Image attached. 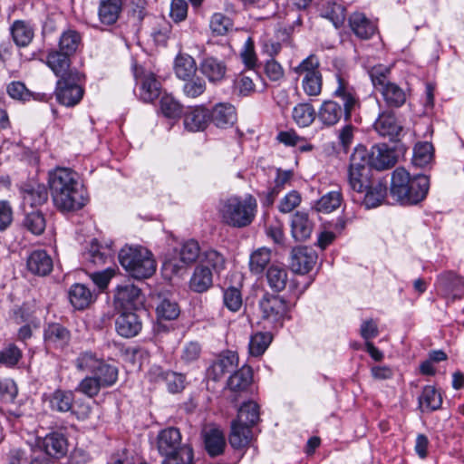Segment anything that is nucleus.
Here are the masks:
<instances>
[{
  "label": "nucleus",
  "instance_id": "f257e3e1",
  "mask_svg": "<svg viewBox=\"0 0 464 464\" xmlns=\"http://www.w3.org/2000/svg\"><path fill=\"white\" fill-rule=\"evenodd\" d=\"M48 183L54 206L63 212L82 208L88 198L75 171L56 168L49 172Z\"/></svg>",
  "mask_w": 464,
  "mask_h": 464
},
{
  "label": "nucleus",
  "instance_id": "f03ea898",
  "mask_svg": "<svg viewBox=\"0 0 464 464\" xmlns=\"http://www.w3.org/2000/svg\"><path fill=\"white\" fill-rule=\"evenodd\" d=\"M430 179L425 175L411 177L403 168L392 171L390 193L401 205H416L422 201L428 193Z\"/></svg>",
  "mask_w": 464,
  "mask_h": 464
},
{
  "label": "nucleus",
  "instance_id": "7ed1b4c3",
  "mask_svg": "<svg viewBox=\"0 0 464 464\" xmlns=\"http://www.w3.org/2000/svg\"><path fill=\"white\" fill-rule=\"evenodd\" d=\"M256 199L250 194L245 198L232 196L221 199L218 208L221 222L236 228L249 226L256 217Z\"/></svg>",
  "mask_w": 464,
  "mask_h": 464
},
{
  "label": "nucleus",
  "instance_id": "20e7f679",
  "mask_svg": "<svg viewBox=\"0 0 464 464\" xmlns=\"http://www.w3.org/2000/svg\"><path fill=\"white\" fill-rule=\"evenodd\" d=\"M179 430L169 427L157 436V449L164 458L162 464H193L194 452L189 444L182 443Z\"/></svg>",
  "mask_w": 464,
  "mask_h": 464
},
{
  "label": "nucleus",
  "instance_id": "39448f33",
  "mask_svg": "<svg viewBox=\"0 0 464 464\" xmlns=\"http://www.w3.org/2000/svg\"><path fill=\"white\" fill-rule=\"evenodd\" d=\"M119 261L129 275L136 279L150 277L156 271L152 253L142 246H125L119 253Z\"/></svg>",
  "mask_w": 464,
  "mask_h": 464
},
{
  "label": "nucleus",
  "instance_id": "423d86ee",
  "mask_svg": "<svg viewBox=\"0 0 464 464\" xmlns=\"http://www.w3.org/2000/svg\"><path fill=\"white\" fill-rule=\"evenodd\" d=\"M369 74L372 84L379 92L389 108H400L407 100L405 91L397 83L390 81L391 69L382 64L371 68Z\"/></svg>",
  "mask_w": 464,
  "mask_h": 464
},
{
  "label": "nucleus",
  "instance_id": "0eeeda50",
  "mask_svg": "<svg viewBox=\"0 0 464 464\" xmlns=\"http://www.w3.org/2000/svg\"><path fill=\"white\" fill-rule=\"evenodd\" d=\"M175 252L177 256L165 260L162 265V271L165 276L169 278L174 276L184 275L188 267L196 264L202 255L199 243L195 239L183 242Z\"/></svg>",
  "mask_w": 464,
  "mask_h": 464
},
{
  "label": "nucleus",
  "instance_id": "6e6552de",
  "mask_svg": "<svg viewBox=\"0 0 464 464\" xmlns=\"http://www.w3.org/2000/svg\"><path fill=\"white\" fill-rule=\"evenodd\" d=\"M262 319L274 329L281 328L285 319H289L290 305L286 300L265 294L259 301Z\"/></svg>",
  "mask_w": 464,
  "mask_h": 464
},
{
  "label": "nucleus",
  "instance_id": "1a4fd4ad",
  "mask_svg": "<svg viewBox=\"0 0 464 464\" xmlns=\"http://www.w3.org/2000/svg\"><path fill=\"white\" fill-rule=\"evenodd\" d=\"M334 81L332 95L343 102L345 121H349L353 111L360 105L359 95L347 75L337 72L334 74Z\"/></svg>",
  "mask_w": 464,
  "mask_h": 464
},
{
  "label": "nucleus",
  "instance_id": "9d476101",
  "mask_svg": "<svg viewBox=\"0 0 464 464\" xmlns=\"http://www.w3.org/2000/svg\"><path fill=\"white\" fill-rule=\"evenodd\" d=\"M368 150L363 146L355 148L351 155L350 167L348 170V181L350 188L358 193L364 192L367 185L366 180V157Z\"/></svg>",
  "mask_w": 464,
  "mask_h": 464
},
{
  "label": "nucleus",
  "instance_id": "9b49d317",
  "mask_svg": "<svg viewBox=\"0 0 464 464\" xmlns=\"http://www.w3.org/2000/svg\"><path fill=\"white\" fill-rule=\"evenodd\" d=\"M82 74H78L73 80H58L56 82L54 94L56 101L66 107L77 105L84 94L83 88L80 85Z\"/></svg>",
  "mask_w": 464,
  "mask_h": 464
},
{
  "label": "nucleus",
  "instance_id": "f8f14e48",
  "mask_svg": "<svg viewBox=\"0 0 464 464\" xmlns=\"http://www.w3.org/2000/svg\"><path fill=\"white\" fill-rule=\"evenodd\" d=\"M133 74L140 84L139 97L144 102H153L161 94V84L151 72H145L142 67L135 65Z\"/></svg>",
  "mask_w": 464,
  "mask_h": 464
},
{
  "label": "nucleus",
  "instance_id": "ddd939ff",
  "mask_svg": "<svg viewBox=\"0 0 464 464\" xmlns=\"http://www.w3.org/2000/svg\"><path fill=\"white\" fill-rule=\"evenodd\" d=\"M72 56L67 55L57 49H52L46 55V64L58 80H73L80 72L72 66Z\"/></svg>",
  "mask_w": 464,
  "mask_h": 464
},
{
  "label": "nucleus",
  "instance_id": "4468645a",
  "mask_svg": "<svg viewBox=\"0 0 464 464\" xmlns=\"http://www.w3.org/2000/svg\"><path fill=\"white\" fill-rule=\"evenodd\" d=\"M72 333L63 324L56 322L47 324L44 328V343L46 349L63 352L71 343Z\"/></svg>",
  "mask_w": 464,
  "mask_h": 464
},
{
  "label": "nucleus",
  "instance_id": "2eb2a0df",
  "mask_svg": "<svg viewBox=\"0 0 464 464\" xmlns=\"http://www.w3.org/2000/svg\"><path fill=\"white\" fill-rule=\"evenodd\" d=\"M113 301L116 308L130 311L137 309L142 304L143 296L138 286L125 283L116 287Z\"/></svg>",
  "mask_w": 464,
  "mask_h": 464
},
{
  "label": "nucleus",
  "instance_id": "dca6fc26",
  "mask_svg": "<svg viewBox=\"0 0 464 464\" xmlns=\"http://www.w3.org/2000/svg\"><path fill=\"white\" fill-rule=\"evenodd\" d=\"M435 285L445 296L453 299L464 297V277L454 271L440 273L437 276Z\"/></svg>",
  "mask_w": 464,
  "mask_h": 464
},
{
  "label": "nucleus",
  "instance_id": "f3484780",
  "mask_svg": "<svg viewBox=\"0 0 464 464\" xmlns=\"http://www.w3.org/2000/svg\"><path fill=\"white\" fill-rule=\"evenodd\" d=\"M397 162L394 150L386 144H377L372 147L366 157V164L377 170L392 168Z\"/></svg>",
  "mask_w": 464,
  "mask_h": 464
},
{
  "label": "nucleus",
  "instance_id": "a211bd4d",
  "mask_svg": "<svg viewBox=\"0 0 464 464\" xmlns=\"http://www.w3.org/2000/svg\"><path fill=\"white\" fill-rule=\"evenodd\" d=\"M316 260L317 255L314 249L298 246L292 250L290 266L293 272L304 275L312 270Z\"/></svg>",
  "mask_w": 464,
  "mask_h": 464
},
{
  "label": "nucleus",
  "instance_id": "6ab92c4d",
  "mask_svg": "<svg viewBox=\"0 0 464 464\" xmlns=\"http://www.w3.org/2000/svg\"><path fill=\"white\" fill-rule=\"evenodd\" d=\"M375 131L382 137H387L393 140L402 130V127L397 121L393 111H383L379 113L373 123Z\"/></svg>",
  "mask_w": 464,
  "mask_h": 464
},
{
  "label": "nucleus",
  "instance_id": "aec40b11",
  "mask_svg": "<svg viewBox=\"0 0 464 464\" xmlns=\"http://www.w3.org/2000/svg\"><path fill=\"white\" fill-rule=\"evenodd\" d=\"M238 363V356L236 353L227 351L221 353L208 367V376L214 380H220L226 373L233 371Z\"/></svg>",
  "mask_w": 464,
  "mask_h": 464
},
{
  "label": "nucleus",
  "instance_id": "412c9836",
  "mask_svg": "<svg viewBox=\"0 0 464 464\" xmlns=\"http://www.w3.org/2000/svg\"><path fill=\"white\" fill-rule=\"evenodd\" d=\"M117 333L124 338L136 336L142 328V323L140 316L130 311H123L119 314L115 321Z\"/></svg>",
  "mask_w": 464,
  "mask_h": 464
},
{
  "label": "nucleus",
  "instance_id": "4be33fe9",
  "mask_svg": "<svg viewBox=\"0 0 464 464\" xmlns=\"http://www.w3.org/2000/svg\"><path fill=\"white\" fill-rule=\"evenodd\" d=\"M210 122V111L203 105L190 107L184 113V127L188 131L204 130Z\"/></svg>",
  "mask_w": 464,
  "mask_h": 464
},
{
  "label": "nucleus",
  "instance_id": "5701e85b",
  "mask_svg": "<svg viewBox=\"0 0 464 464\" xmlns=\"http://www.w3.org/2000/svg\"><path fill=\"white\" fill-rule=\"evenodd\" d=\"M26 266L32 274L44 276L52 272L53 263L52 257L45 250L36 249L29 254Z\"/></svg>",
  "mask_w": 464,
  "mask_h": 464
},
{
  "label": "nucleus",
  "instance_id": "b1692460",
  "mask_svg": "<svg viewBox=\"0 0 464 464\" xmlns=\"http://www.w3.org/2000/svg\"><path fill=\"white\" fill-rule=\"evenodd\" d=\"M345 118L343 106H341L334 100H325L318 109L317 118L324 127H332L336 125L342 117Z\"/></svg>",
  "mask_w": 464,
  "mask_h": 464
},
{
  "label": "nucleus",
  "instance_id": "393cba45",
  "mask_svg": "<svg viewBox=\"0 0 464 464\" xmlns=\"http://www.w3.org/2000/svg\"><path fill=\"white\" fill-rule=\"evenodd\" d=\"M45 401L53 411L65 413L73 409L74 393L70 390L56 389L45 395Z\"/></svg>",
  "mask_w": 464,
  "mask_h": 464
},
{
  "label": "nucleus",
  "instance_id": "a878e982",
  "mask_svg": "<svg viewBox=\"0 0 464 464\" xmlns=\"http://www.w3.org/2000/svg\"><path fill=\"white\" fill-rule=\"evenodd\" d=\"M71 304L76 310H84L96 299V295L84 284L75 283L68 291Z\"/></svg>",
  "mask_w": 464,
  "mask_h": 464
},
{
  "label": "nucleus",
  "instance_id": "bb28decb",
  "mask_svg": "<svg viewBox=\"0 0 464 464\" xmlns=\"http://www.w3.org/2000/svg\"><path fill=\"white\" fill-rule=\"evenodd\" d=\"M348 22L352 32L362 40L370 39L377 30L376 24L360 12L353 13Z\"/></svg>",
  "mask_w": 464,
  "mask_h": 464
},
{
  "label": "nucleus",
  "instance_id": "cd10ccee",
  "mask_svg": "<svg viewBox=\"0 0 464 464\" xmlns=\"http://www.w3.org/2000/svg\"><path fill=\"white\" fill-rule=\"evenodd\" d=\"M38 444L44 453L50 457L60 458L65 455L68 450L67 440L60 432L47 434Z\"/></svg>",
  "mask_w": 464,
  "mask_h": 464
},
{
  "label": "nucleus",
  "instance_id": "c85d7f7f",
  "mask_svg": "<svg viewBox=\"0 0 464 464\" xmlns=\"http://www.w3.org/2000/svg\"><path fill=\"white\" fill-rule=\"evenodd\" d=\"M21 194L24 204L32 208L42 206L48 200V191L43 184H24Z\"/></svg>",
  "mask_w": 464,
  "mask_h": 464
},
{
  "label": "nucleus",
  "instance_id": "c756f323",
  "mask_svg": "<svg viewBox=\"0 0 464 464\" xmlns=\"http://www.w3.org/2000/svg\"><path fill=\"white\" fill-rule=\"evenodd\" d=\"M199 70L210 82L214 83L221 82L227 73L225 63L212 56L206 57L201 61Z\"/></svg>",
  "mask_w": 464,
  "mask_h": 464
},
{
  "label": "nucleus",
  "instance_id": "7c9ffc66",
  "mask_svg": "<svg viewBox=\"0 0 464 464\" xmlns=\"http://www.w3.org/2000/svg\"><path fill=\"white\" fill-rule=\"evenodd\" d=\"M213 285V274L209 267L199 265L197 266L189 279V289L195 293H204Z\"/></svg>",
  "mask_w": 464,
  "mask_h": 464
},
{
  "label": "nucleus",
  "instance_id": "2f4dec72",
  "mask_svg": "<svg viewBox=\"0 0 464 464\" xmlns=\"http://www.w3.org/2000/svg\"><path fill=\"white\" fill-rule=\"evenodd\" d=\"M314 224L309 219L308 214L297 211L291 221V233L296 241H304L311 237Z\"/></svg>",
  "mask_w": 464,
  "mask_h": 464
},
{
  "label": "nucleus",
  "instance_id": "473e14b6",
  "mask_svg": "<svg viewBox=\"0 0 464 464\" xmlns=\"http://www.w3.org/2000/svg\"><path fill=\"white\" fill-rule=\"evenodd\" d=\"M122 10V0H100L98 16L102 24H113Z\"/></svg>",
  "mask_w": 464,
  "mask_h": 464
},
{
  "label": "nucleus",
  "instance_id": "72a5a7b5",
  "mask_svg": "<svg viewBox=\"0 0 464 464\" xmlns=\"http://www.w3.org/2000/svg\"><path fill=\"white\" fill-rule=\"evenodd\" d=\"M236 120V109L230 103H218L210 111V121L219 128L232 125Z\"/></svg>",
  "mask_w": 464,
  "mask_h": 464
},
{
  "label": "nucleus",
  "instance_id": "f704fd0d",
  "mask_svg": "<svg viewBox=\"0 0 464 464\" xmlns=\"http://www.w3.org/2000/svg\"><path fill=\"white\" fill-rule=\"evenodd\" d=\"M205 449L211 457L223 454L227 446L223 431L218 428H211L204 433Z\"/></svg>",
  "mask_w": 464,
  "mask_h": 464
},
{
  "label": "nucleus",
  "instance_id": "c9c22d12",
  "mask_svg": "<svg viewBox=\"0 0 464 464\" xmlns=\"http://www.w3.org/2000/svg\"><path fill=\"white\" fill-rule=\"evenodd\" d=\"M252 438L251 427L233 420L231 423V431L229 435V443L235 450H242L246 448Z\"/></svg>",
  "mask_w": 464,
  "mask_h": 464
},
{
  "label": "nucleus",
  "instance_id": "e433bc0d",
  "mask_svg": "<svg viewBox=\"0 0 464 464\" xmlns=\"http://www.w3.org/2000/svg\"><path fill=\"white\" fill-rule=\"evenodd\" d=\"M82 45L81 34L76 30L67 29L59 37L57 50L73 57Z\"/></svg>",
  "mask_w": 464,
  "mask_h": 464
},
{
  "label": "nucleus",
  "instance_id": "4c0bfd02",
  "mask_svg": "<svg viewBox=\"0 0 464 464\" xmlns=\"http://www.w3.org/2000/svg\"><path fill=\"white\" fill-rule=\"evenodd\" d=\"M266 278L268 286L274 292L283 291L288 281V273L285 266L278 264H272L267 268Z\"/></svg>",
  "mask_w": 464,
  "mask_h": 464
},
{
  "label": "nucleus",
  "instance_id": "58836bf2",
  "mask_svg": "<svg viewBox=\"0 0 464 464\" xmlns=\"http://www.w3.org/2000/svg\"><path fill=\"white\" fill-rule=\"evenodd\" d=\"M321 15L333 23L338 28L345 20V8L343 5L332 0H324L321 4Z\"/></svg>",
  "mask_w": 464,
  "mask_h": 464
},
{
  "label": "nucleus",
  "instance_id": "ea45409f",
  "mask_svg": "<svg viewBox=\"0 0 464 464\" xmlns=\"http://www.w3.org/2000/svg\"><path fill=\"white\" fill-rule=\"evenodd\" d=\"M253 381V372L249 366H242L235 372L227 381V386L230 391L235 392H245L250 386Z\"/></svg>",
  "mask_w": 464,
  "mask_h": 464
},
{
  "label": "nucleus",
  "instance_id": "a19ab883",
  "mask_svg": "<svg viewBox=\"0 0 464 464\" xmlns=\"http://www.w3.org/2000/svg\"><path fill=\"white\" fill-rule=\"evenodd\" d=\"M442 404L441 394L431 385L423 388L419 397V406L421 411L430 412L439 410Z\"/></svg>",
  "mask_w": 464,
  "mask_h": 464
},
{
  "label": "nucleus",
  "instance_id": "79ce46f5",
  "mask_svg": "<svg viewBox=\"0 0 464 464\" xmlns=\"http://www.w3.org/2000/svg\"><path fill=\"white\" fill-rule=\"evenodd\" d=\"M11 34L17 46L24 47L32 42L34 30L29 23L17 20L11 26Z\"/></svg>",
  "mask_w": 464,
  "mask_h": 464
},
{
  "label": "nucleus",
  "instance_id": "37998d69",
  "mask_svg": "<svg viewBox=\"0 0 464 464\" xmlns=\"http://www.w3.org/2000/svg\"><path fill=\"white\" fill-rule=\"evenodd\" d=\"M276 140L285 146L297 147L302 152L314 150V145L308 142L305 138L299 136L295 130L279 131L276 135Z\"/></svg>",
  "mask_w": 464,
  "mask_h": 464
},
{
  "label": "nucleus",
  "instance_id": "c03bdc74",
  "mask_svg": "<svg viewBox=\"0 0 464 464\" xmlns=\"http://www.w3.org/2000/svg\"><path fill=\"white\" fill-rule=\"evenodd\" d=\"M174 72L180 80H188L194 77L197 72V65L194 58L188 54H179L174 63Z\"/></svg>",
  "mask_w": 464,
  "mask_h": 464
},
{
  "label": "nucleus",
  "instance_id": "a18cd8bd",
  "mask_svg": "<svg viewBox=\"0 0 464 464\" xmlns=\"http://www.w3.org/2000/svg\"><path fill=\"white\" fill-rule=\"evenodd\" d=\"M23 227L33 235H42L46 227V219L44 213L40 210H32L25 213L22 222Z\"/></svg>",
  "mask_w": 464,
  "mask_h": 464
},
{
  "label": "nucleus",
  "instance_id": "49530a36",
  "mask_svg": "<svg viewBox=\"0 0 464 464\" xmlns=\"http://www.w3.org/2000/svg\"><path fill=\"white\" fill-rule=\"evenodd\" d=\"M102 361L103 359L102 357H98L95 353H92V351H84L80 353L74 360V366L80 372L93 374Z\"/></svg>",
  "mask_w": 464,
  "mask_h": 464
},
{
  "label": "nucleus",
  "instance_id": "de8ad7c7",
  "mask_svg": "<svg viewBox=\"0 0 464 464\" xmlns=\"http://www.w3.org/2000/svg\"><path fill=\"white\" fill-rule=\"evenodd\" d=\"M316 112L314 106L308 102L296 104L292 111L294 121L299 127H308L314 121Z\"/></svg>",
  "mask_w": 464,
  "mask_h": 464
},
{
  "label": "nucleus",
  "instance_id": "09e8293b",
  "mask_svg": "<svg viewBox=\"0 0 464 464\" xmlns=\"http://www.w3.org/2000/svg\"><path fill=\"white\" fill-rule=\"evenodd\" d=\"M118 374V368L103 360L99 368L95 370L92 376L96 378L102 387L108 388L116 383Z\"/></svg>",
  "mask_w": 464,
  "mask_h": 464
},
{
  "label": "nucleus",
  "instance_id": "8fccbe9b",
  "mask_svg": "<svg viewBox=\"0 0 464 464\" xmlns=\"http://www.w3.org/2000/svg\"><path fill=\"white\" fill-rule=\"evenodd\" d=\"M363 204L367 208H376L382 204L386 194L387 187L382 182L367 186L364 189Z\"/></svg>",
  "mask_w": 464,
  "mask_h": 464
},
{
  "label": "nucleus",
  "instance_id": "3c124183",
  "mask_svg": "<svg viewBox=\"0 0 464 464\" xmlns=\"http://www.w3.org/2000/svg\"><path fill=\"white\" fill-rule=\"evenodd\" d=\"M271 250L260 247L255 250L249 258V269L255 275H260L271 261Z\"/></svg>",
  "mask_w": 464,
  "mask_h": 464
},
{
  "label": "nucleus",
  "instance_id": "603ef678",
  "mask_svg": "<svg viewBox=\"0 0 464 464\" xmlns=\"http://www.w3.org/2000/svg\"><path fill=\"white\" fill-rule=\"evenodd\" d=\"M273 340L272 334L268 332H258L253 334L250 338L248 349L252 356L258 357L262 355Z\"/></svg>",
  "mask_w": 464,
  "mask_h": 464
},
{
  "label": "nucleus",
  "instance_id": "864d4df0",
  "mask_svg": "<svg viewBox=\"0 0 464 464\" xmlns=\"http://www.w3.org/2000/svg\"><path fill=\"white\" fill-rule=\"evenodd\" d=\"M249 427L254 426L259 421V406L256 402L249 401L245 402L238 410L237 419L236 420Z\"/></svg>",
  "mask_w": 464,
  "mask_h": 464
},
{
  "label": "nucleus",
  "instance_id": "5fc2aeb1",
  "mask_svg": "<svg viewBox=\"0 0 464 464\" xmlns=\"http://www.w3.org/2000/svg\"><path fill=\"white\" fill-rule=\"evenodd\" d=\"M433 155L434 148L430 142H419L413 150L412 163L415 166L423 168L431 161Z\"/></svg>",
  "mask_w": 464,
  "mask_h": 464
},
{
  "label": "nucleus",
  "instance_id": "6e6d98bb",
  "mask_svg": "<svg viewBox=\"0 0 464 464\" xmlns=\"http://www.w3.org/2000/svg\"><path fill=\"white\" fill-rule=\"evenodd\" d=\"M343 201L340 190L330 191L317 200L315 208L319 212L331 213L338 208Z\"/></svg>",
  "mask_w": 464,
  "mask_h": 464
},
{
  "label": "nucleus",
  "instance_id": "4d7b16f0",
  "mask_svg": "<svg viewBox=\"0 0 464 464\" xmlns=\"http://www.w3.org/2000/svg\"><path fill=\"white\" fill-rule=\"evenodd\" d=\"M298 76L308 77L320 74V61L314 54H310L293 69Z\"/></svg>",
  "mask_w": 464,
  "mask_h": 464
},
{
  "label": "nucleus",
  "instance_id": "13d9d810",
  "mask_svg": "<svg viewBox=\"0 0 464 464\" xmlns=\"http://www.w3.org/2000/svg\"><path fill=\"white\" fill-rule=\"evenodd\" d=\"M160 109L165 117L172 119L179 117L182 112L180 103L170 94L160 96Z\"/></svg>",
  "mask_w": 464,
  "mask_h": 464
},
{
  "label": "nucleus",
  "instance_id": "bf43d9fd",
  "mask_svg": "<svg viewBox=\"0 0 464 464\" xmlns=\"http://www.w3.org/2000/svg\"><path fill=\"white\" fill-rule=\"evenodd\" d=\"M201 262L211 267V271L219 273L225 268L226 259L224 256L213 248H208L202 251Z\"/></svg>",
  "mask_w": 464,
  "mask_h": 464
},
{
  "label": "nucleus",
  "instance_id": "052dcab7",
  "mask_svg": "<svg viewBox=\"0 0 464 464\" xmlns=\"http://www.w3.org/2000/svg\"><path fill=\"white\" fill-rule=\"evenodd\" d=\"M158 319L171 321L176 319L180 313L178 304L167 298H163L157 305Z\"/></svg>",
  "mask_w": 464,
  "mask_h": 464
},
{
  "label": "nucleus",
  "instance_id": "680f3d73",
  "mask_svg": "<svg viewBox=\"0 0 464 464\" xmlns=\"http://www.w3.org/2000/svg\"><path fill=\"white\" fill-rule=\"evenodd\" d=\"M6 92L13 100L26 102L32 99V92L20 81H13L6 86Z\"/></svg>",
  "mask_w": 464,
  "mask_h": 464
},
{
  "label": "nucleus",
  "instance_id": "e2e57ef3",
  "mask_svg": "<svg viewBox=\"0 0 464 464\" xmlns=\"http://www.w3.org/2000/svg\"><path fill=\"white\" fill-rule=\"evenodd\" d=\"M182 92L188 98L195 99L206 91V82L200 77H191L184 80Z\"/></svg>",
  "mask_w": 464,
  "mask_h": 464
},
{
  "label": "nucleus",
  "instance_id": "0e129e2a",
  "mask_svg": "<svg viewBox=\"0 0 464 464\" xmlns=\"http://www.w3.org/2000/svg\"><path fill=\"white\" fill-rule=\"evenodd\" d=\"M90 261L95 265H104L111 261V251L101 246L97 240H93L89 248Z\"/></svg>",
  "mask_w": 464,
  "mask_h": 464
},
{
  "label": "nucleus",
  "instance_id": "69168bd1",
  "mask_svg": "<svg viewBox=\"0 0 464 464\" xmlns=\"http://www.w3.org/2000/svg\"><path fill=\"white\" fill-rule=\"evenodd\" d=\"M223 302L229 311H239L243 304L241 291L235 286L227 288L223 293Z\"/></svg>",
  "mask_w": 464,
  "mask_h": 464
},
{
  "label": "nucleus",
  "instance_id": "338daca9",
  "mask_svg": "<svg viewBox=\"0 0 464 464\" xmlns=\"http://www.w3.org/2000/svg\"><path fill=\"white\" fill-rule=\"evenodd\" d=\"M210 29L217 35H225L233 27L232 20L223 14H214L210 20Z\"/></svg>",
  "mask_w": 464,
  "mask_h": 464
},
{
  "label": "nucleus",
  "instance_id": "774afa93",
  "mask_svg": "<svg viewBox=\"0 0 464 464\" xmlns=\"http://www.w3.org/2000/svg\"><path fill=\"white\" fill-rule=\"evenodd\" d=\"M302 88L304 92L310 97L319 96L323 90V75L322 73L303 77Z\"/></svg>",
  "mask_w": 464,
  "mask_h": 464
}]
</instances>
